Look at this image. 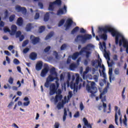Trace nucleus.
Returning a JSON list of instances; mask_svg holds the SVG:
<instances>
[{
    "label": "nucleus",
    "instance_id": "1",
    "mask_svg": "<svg viewBox=\"0 0 128 128\" xmlns=\"http://www.w3.org/2000/svg\"><path fill=\"white\" fill-rule=\"evenodd\" d=\"M88 48H92V44H88L86 46L83 47L80 50V54H82L83 52L86 53V59H85L84 61V64L85 66H88V62H90V57L92 56V52L88 51L90 50Z\"/></svg>",
    "mask_w": 128,
    "mask_h": 128
},
{
    "label": "nucleus",
    "instance_id": "2",
    "mask_svg": "<svg viewBox=\"0 0 128 128\" xmlns=\"http://www.w3.org/2000/svg\"><path fill=\"white\" fill-rule=\"evenodd\" d=\"M86 89L88 92H90L91 98L96 96L95 94L98 92V88L96 87V82H91L90 86L88 84L86 86Z\"/></svg>",
    "mask_w": 128,
    "mask_h": 128
},
{
    "label": "nucleus",
    "instance_id": "3",
    "mask_svg": "<svg viewBox=\"0 0 128 128\" xmlns=\"http://www.w3.org/2000/svg\"><path fill=\"white\" fill-rule=\"evenodd\" d=\"M92 38V36L89 34H85L84 35L79 34L75 38V42H81L82 44H86V40H91Z\"/></svg>",
    "mask_w": 128,
    "mask_h": 128
},
{
    "label": "nucleus",
    "instance_id": "4",
    "mask_svg": "<svg viewBox=\"0 0 128 128\" xmlns=\"http://www.w3.org/2000/svg\"><path fill=\"white\" fill-rule=\"evenodd\" d=\"M108 86H106L100 96V98L101 100V102H103L102 106L104 108H106V104L104 102L106 101V94L108 92Z\"/></svg>",
    "mask_w": 128,
    "mask_h": 128
},
{
    "label": "nucleus",
    "instance_id": "5",
    "mask_svg": "<svg viewBox=\"0 0 128 128\" xmlns=\"http://www.w3.org/2000/svg\"><path fill=\"white\" fill-rule=\"evenodd\" d=\"M56 84L54 83H52L50 86V96H54L56 92V90H58V88H60V83H58V80H56Z\"/></svg>",
    "mask_w": 128,
    "mask_h": 128
},
{
    "label": "nucleus",
    "instance_id": "6",
    "mask_svg": "<svg viewBox=\"0 0 128 128\" xmlns=\"http://www.w3.org/2000/svg\"><path fill=\"white\" fill-rule=\"evenodd\" d=\"M115 124H116V126H118V114L120 116V124H122V114L120 113V109L118 110V106H115Z\"/></svg>",
    "mask_w": 128,
    "mask_h": 128
},
{
    "label": "nucleus",
    "instance_id": "7",
    "mask_svg": "<svg viewBox=\"0 0 128 128\" xmlns=\"http://www.w3.org/2000/svg\"><path fill=\"white\" fill-rule=\"evenodd\" d=\"M76 82L74 84L72 82H71L70 86L72 88H74V90H76V92H78V82H80V74H76Z\"/></svg>",
    "mask_w": 128,
    "mask_h": 128
},
{
    "label": "nucleus",
    "instance_id": "8",
    "mask_svg": "<svg viewBox=\"0 0 128 128\" xmlns=\"http://www.w3.org/2000/svg\"><path fill=\"white\" fill-rule=\"evenodd\" d=\"M55 94H56L54 98L55 102H58V100H62V90H60V89H58V90H56Z\"/></svg>",
    "mask_w": 128,
    "mask_h": 128
},
{
    "label": "nucleus",
    "instance_id": "9",
    "mask_svg": "<svg viewBox=\"0 0 128 128\" xmlns=\"http://www.w3.org/2000/svg\"><path fill=\"white\" fill-rule=\"evenodd\" d=\"M49 70L50 67H48V65L47 64H44V68L42 70L41 72L40 76H42V78H44V76H46V74L48 72Z\"/></svg>",
    "mask_w": 128,
    "mask_h": 128
},
{
    "label": "nucleus",
    "instance_id": "10",
    "mask_svg": "<svg viewBox=\"0 0 128 128\" xmlns=\"http://www.w3.org/2000/svg\"><path fill=\"white\" fill-rule=\"evenodd\" d=\"M72 24H74V21H72V20L70 18L68 19L66 21V24L64 25V26L66 28L65 30H70V26H72Z\"/></svg>",
    "mask_w": 128,
    "mask_h": 128
},
{
    "label": "nucleus",
    "instance_id": "11",
    "mask_svg": "<svg viewBox=\"0 0 128 128\" xmlns=\"http://www.w3.org/2000/svg\"><path fill=\"white\" fill-rule=\"evenodd\" d=\"M30 40L32 44L36 45L40 42V39L38 37H36L34 36L31 35L30 36Z\"/></svg>",
    "mask_w": 128,
    "mask_h": 128
},
{
    "label": "nucleus",
    "instance_id": "12",
    "mask_svg": "<svg viewBox=\"0 0 128 128\" xmlns=\"http://www.w3.org/2000/svg\"><path fill=\"white\" fill-rule=\"evenodd\" d=\"M66 6H64L63 8L60 9L57 12V14L58 16H60V14H66Z\"/></svg>",
    "mask_w": 128,
    "mask_h": 128
},
{
    "label": "nucleus",
    "instance_id": "13",
    "mask_svg": "<svg viewBox=\"0 0 128 128\" xmlns=\"http://www.w3.org/2000/svg\"><path fill=\"white\" fill-rule=\"evenodd\" d=\"M16 10H18V12H22V14H26V8L24 7H22L20 6L17 5L16 6Z\"/></svg>",
    "mask_w": 128,
    "mask_h": 128
},
{
    "label": "nucleus",
    "instance_id": "14",
    "mask_svg": "<svg viewBox=\"0 0 128 128\" xmlns=\"http://www.w3.org/2000/svg\"><path fill=\"white\" fill-rule=\"evenodd\" d=\"M54 80H58V76H55V77H53L52 75L50 74L46 78V80L49 82H54Z\"/></svg>",
    "mask_w": 128,
    "mask_h": 128
},
{
    "label": "nucleus",
    "instance_id": "15",
    "mask_svg": "<svg viewBox=\"0 0 128 128\" xmlns=\"http://www.w3.org/2000/svg\"><path fill=\"white\" fill-rule=\"evenodd\" d=\"M18 30V27L16 26L13 24L11 26V32H10V36H14L16 32V30Z\"/></svg>",
    "mask_w": 128,
    "mask_h": 128
},
{
    "label": "nucleus",
    "instance_id": "16",
    "mask_svg": "<svg viewBox=\"0 0 128 128\" xmlns=\"http://www.w3.org/2000/svg\"><path fill=\"white\" fill-rule=\"evenodd\" d=\"M42 68V61H38L37 62L36 66V70H40Z\"/></svg>",
    "mask_w": 128,
    "mask_h": 128
},
{
    "label": "nucleus",
    "instance_id": "17",
    "mask_svg": "<svg viewBox=\"0 0 128 128\" xmlns=\"http://www.w3.org/2000/svg\"><path fill=\"white\" fill-rule=\"evenodd\" d=\"M50 14H54V12H47L44 16V22L48 21V20H50Z\"/></svg>",
    "mask_w": 128,
    "mask_h": 128
},
{
    "label": "nucleus",
    "instance_id": "18",
    "mask_svg": "<svg viewBox=\"0 0 128 128\" xmlns=\"http://www.w3.org/2000/svg\"><path fill=\"white\" fill-rule=\"evenodd\" d=\"M82 54H80V52H76L73 54L71 56V58L73 60H76L78 58V56H82Z\"/></svg>",
    "mask_w": 128,
    "mask_h": 128
},
{
    "label": "nucleus",
    "instance_id": "19",
    "mask_svg": "<svg viewBox=\"0 0 128 128\" xmlns=\"http://www.w3.org/2000/svg\"><path fill=\"white\" fill-rule=\"evenodd\" d=\"M37 56L38 55L36 52H32L30 55V60H36Z\"/></svg>",
    "mask_w": 128,
    "mask_h": 128
},
{
    "label": "nucleus",
    "instance_id": "20",
    "mask_svg": "<svg viewBox=\"0 0 128 128\" xmlns=\"http://www.w3.org/2000/svg\"><path fill=\"white\" fill-rule=\"evenodd\" d=\"M50 74L52 76H58V72L56 71V68L54 67L50 69Z\"/></svg>",
    "mask_w": 128,
    "mask_h": 128
},
{
    "label": "nucleus",
    "instance_id": "21",
    "mask_svg": "<svg viewBox=\"0 0 128 128\" xmlns=\"http://www.w3.org/2000/svg\"><path fill=\"white\" fill-rule=\"evenodd\" d=\"M54 2H49V6H48V10H51L52 12L54 11Z\"/></svg>",
    "mask_w": 128,
    "mask_h": 128
},
{
    "label": "nucleus",
    "instance_id": "22",
    "mask_svg": "<svg viewBox=\"0 0 128 128\" xmlns=\"http://www.w3.org/2000/svg\"><path fill=\"white\" fill-rule=\"evenodd\" d=\"M16 24L19 26H22L24 24V20H22V18L20 17L18 18Z\"/></svg>",
    "mask_w": 128,
    "mask_h": 128
},
{
    "label": "nucleus",
    "instance_id": "23",
    "mask_svg": "<svg viewBox=\"0 0 128 128\" xmlns=\"http://www.w3.org/2000/svg\"><path fill=\"white\" fill-rule=\"evenodd\" d=\"M32 23H28L26 24V32H30V30H32Z\"/></svg>",
    "mask_w": 128,
    "mask_h": 128
},
{
    "label": "nucleus",
    "instance_id": "24",
    "mask_svg": "<svg viewBox=\"0 0 128 128\" xmlns=\"http://www.w3.org/2000/svg\"><path fill=\"white\" fill-rule=\"evenodd\" d=\"M50 82H49V81H48V80H46V82L44 83V86L46 88H50Z\"/></svg>",
    "mask_w": 128,
    "mask_h": 128
},
{
    "label": "nucleus",
    "instance_id": "25",
    "mask_svg": "<svg viewBox=\"0 0 128 128\" xmlns=\"http://www.w3.org/2000/svg\"><path fill=\"white\" fill-rule=\"evenodd\" d=\"M80 30V27L78 26H76L75 27L71 32L72 34H74L76 32H78Z\"/></svg>",
    "mask_w": 128,
    "mask_h": 128
},
{
    "label": "nucleus",
    "instance_id": "26",
    "mask_svg": "<svg viewBox=\"0 0 128 128\" xmlns=\"http://www.w3.org/2000/svg\"><path fill=\"white\" fill-rule=\"evenodd\" d=\"M109 79L110 82H112V68H110L108 71Z\"/></svg>",
    "mask_w": 128,
    "mask_h": 128
},
{
    "label": "nucleus",
    "instance_id": "27",
    "mask_svg": "<svg viewBox=\"0 0 128 128\" xmlns=\"http://www.w3.org/2000/svg\"><path fill=\"white\" fill-rule=\"evenodd\" d=\"M45 30L46 26H42L39 28L38 32H40V34H42V32H44Z\"/></svg>",
    "mask_w": 128,
    "mask_h": 128
},
{
    "label": "nucleus",
    "instance_id": "28",
    "mask_svg": "<svg viewBox=\"0 0 128 128\" xmlns=\"http://www.w3.org/2000/svg\"><path fill=\"white\" fill-rule=\"evenodd\" d=\"M102 76L104 78H106V72H104V71L106 70V68H104V66H102Z\"/></svg>",
    "mask_w": 128,
    "mask_h": 128
},
{
    "label": "nucleus",
    "instance_id": "29",
    "mask_svg": "<svg viewBox=\"0 0 128 128\" xmlns=\"http://www.w3.org/2000/svg\"><path fill=\"white\" fill-rule=\"evenodd\" d=\"M69 68L70 70H74L76 68V64H74V63H72L70 65Z\"/></svg>",
    "mask_w": 128,
    "mask_h": 128
},
{
    "label": "nucleus",
    "instance_id": "30",
    "mask_svg": "<svg viewBox=\"0 0 128 128\" xmlns=\"http://www.w3.org/2000/svg\"><path fill=\"white\" fill-rule=\"evenodd\" d=\"M54 36V32H50V34H48L46 37L45 40H49V38H50Z\"/></svg>",
    "mask_w": 128,
    "mask_h": 128
},
{
    "label": "nucleus",
    "instance_id": "31",
    "mask_svg": "<svg viewBox=\"0 0 128 128\" xmlns=\"http://www.w3.org/2000/svg\"><path fill=\"white\" fill-rule=\"evenodd\" d=\"M15 18H16V15L12 14L9 17V20L10 22H12L14 20Z\"/></svg>",
    "mask_w": 128,
    "mask_h": 128
},
{
    "label": "nucleus",
    "instance_id": "32",
    "mask_svg": "<svg viewBox=\"0 0 128 128\" xmlns=\"http://www.w3.org/2000/svg\"><path fill=\"white\" fill-rule=\"evenodd\" d=\"M62 103L59 102L57 104V108H58V110H60L62 108H64V100L62 101Z\"/></svg>",
    "mask_w": 128,
    "mask_h": 128
},
{
    "label": "nucleus",
    "instance_id": "33",
    "mask_svg": "<svg viewBox=\"0 0 128 128\" xmlns=\"http://www.w3.org/2000/svg\"><path fill=\"white\" fill-rule=\"evenodd\" d=\"M123 123L126 126H128V119L126 118V116H124V119L123 120Z\"/></svg>",
    "mask_w": 128,
    "mask_h": 128
},
{
    "label": "nucleus",
    "instance_id": "34",
    "mask_svg": "<svg viewBox=\"0 0 128 128\" xmlns=\"http://www.w3.org/2000/svg\"><path fill=\"white\" fill-rule=\"evenodd\" d=\"M54 2V4H56L57 6H62V0H56Z\"/></svg>",
    "mask_w": 128,
    "mask_h": 128
},
{
    "label": "nucleus",
    "instance_id": "35",
    "mask_svg": "<svg viewBox=\"0 0 128 128\" xmlns=\"http://www.w3.org/2000/svg\"><path fill=\"white\" fill-rule=\"evenodd\" d=\"M4 18L5 20H6V18H8V10H6L4 12Z\"/></svg>",
    "mask_w": 128,
    "mask_h": 128
},
{
    "label": "nucleus",
    "instance_id": "36",
    "mask_svg": "<svg viewBox=\"0 0 128 128\" xmlns=\"http://www.w3.org/2000/svg\"><path fill=\"white\" fill-rule=\"evenodd\" d=\"M4 31L5 32H10H10H11V30H10V28H8L6 26L4 27Z\"/></svg>",
    "mask_w": 128,
    "mask_h": 128
},
{
    "label": "nucleus",
    "instance_id": "37",
    "mask_svg": "<svg viewBox=\"0 0 128 128\" xmlns=\"http://www.w3.org/2000/svg\"><path fill=\"white\" fill-rule=\"evenodd\" d=\"M64 24V19L61 20L58 24V26H62Z\"/></svg>",
    "mask_w": 128,
    "mask_h": 128
},
{
    "label": "nucleus",
    "instance_id": "38",
    "mask_svg": "<svg viewBox=\"0 0 128 128\" xmlns=\"http://www.w3.org/2000/svg\"><path fill=\"white\" fill-rule=\"evenodd\" d=\"M92 62V66H96V64L98 63V60H92L91 61Z\"/></svg>",
    "mask_w": 128,
    "mask_h": 128
},
{
    "label": "nucleus",
    "instance_id": "39",
    "mask_svg": "<svg viewBox=\"0 0 128 128\" xmlns=\"http://www.w3.org/2000/svg\"><path fill=\"white\" fill-rule=\"evenodd\" d=\"M16 38H20L22 36V32L20 31H18L16 33Z\"/></svg>",
    "mask_w": 128,
    "mask_h": 128
},
{
    "label": "nucleus",
    "instance_id": "40",
    "mask_svg": "<svg viewBox=\"0 0 128 128\" xmlns=\"http://www.w3.org/2000/svg\"><path fill=\"white\" fill-rule=\"evenodd\" d=\"M115 74L118 76L120 74V69L118 68H116L114 71Z\"/></svg>",
    "mask_w": 128,
    "mask_h": 128
},
{
    "label": "nucleus",
    "instance_id": "41",
    "mask_svg": "<svg viewBox=\"0 0 128 128\" xmlns=\"http://www.w3.org/2000/svg\"><path fill=\"white\" fill-rule=\"evenodd\" d=\"M104 58H107V60H110V55H108V52H106L104 54Z\"/></svg>",
    "mask_w": 128,
    "mask_h": 128
},
{
    "label": "nucleus",
    "instance_id": "42",
    "mask_svg": "<svg viewBox=\"0 0 128 128\" xmlns=\"http://www.w3.org/2000/svg\"><path fill=\"white\" fill-rule=\"evenodd\" d=\"M72 92L70 91L68 92V100H70V98H72Z\"/></svg>",
    "mask_w": 128,
    "mask_h": 128
},
{
    "label": "nucleus",
    "instance_id": "43",
    "mask_svg": "<svg viewBox=\"0 0 128 128\" xmlns=\"http://www.w3.org/2000/svg\"><path fill=\"white\" fill-rule=\"evenodd\" d=\"M93 78L94 80L96 82H98V75H94L93 76Z\"/></svg>",
    "mask_w": 128,
    "mask_h": 128
},
{
    "label": "nucleus",
    "instance_id": "44",
    "mask_svg": "<svg viewBox=\"0 0 128 128\" xmlns=\"http://www.w3.org/2000/svg\"><path fill=\"white\" fill-rule=\"evenodd\" d=\"M14 63L16 65L20 64V60L16 58H14Z\"/></svg>",
    "mask_w": 128,
    "mask_h": 128
},
{
    "label": "nucleus",
    "instance_id": "45",
    "mask_svg": "<svg viewBox=\"0 0 128 128\" xmlns=\"http://www.w3.org/2000/svg\"><path fill=\"white\" fill-rule=\"evenodd\" d=\"M8 82L10 84H14V78L10 77L8 79Z\"/></svg>",
    "mask_w": 128,
    "mask_h": 128
},
{
    "label": "nucleus",
    "instance_id": "46",
    "mask_svg": "<svg viewBox=\"0 0 128 128\" xmlns=\"http://www.w3.org/2000/svg\"><path fill=\"white\" fill-rule=\"evenodd\" d=\"M60 124L58 122H56L54 124V128H60Z\"/></svg>",
    "mask_w": 128,
    "mask_h": 128
},
{
    "label": "nucleus",
    "instance_id": "47",
    "mask_svg": "<svg viewBox=\"0 0 128 128\" xmlns=\"http://www.w3.org/2000/svg\"><path fill=\"white\" fill-rule=\"evenodd\" d=\"M28 44V40H26L23 42L22 44V46H26Z\"/></svg>",
    "mask_w": 128,
    "mask_h": 128
},
{
    "label": "nucleus",
    "instance_id": "48",
    "mask_svg": "<svg viewBox=\"0 0 128 128\" xmlns=\"http://www.w3.org/2000/svg\"><path fill=\"white\" fill-rule=\"evenodd\" d=\"M83 122L85 126H87V124H88V120H86V118H83Z\"/></svg>",
    "mask_w": 128,
    "mask_h": 128
},
{
    "label": "nucleus",
    "instance_id": "49",
    "mask_svg": "<svg viewBox=\"0 0 128 128\" xmlns=\"http://www.w3.org/2000/svg\"><path fill=\"white\" fill-rule=\"evenodd\" d=\"M50 46H48L44 48V52H48L50 51Z\"/></svg>",
    "mask_w": 128,
    "mask_h": 128
},
{
    "label": "nucleus",
    "instance_id": "50",
    "mask_svg": "<svg viewBox=\"0 0 128 128\" xmlns=\"http://www.w3.org/2000/svg\"><path fill=\"white\" fill-rule=\"evenodd\" d=\"M126 91V88H124V89H123V90L122 92V98L124 99L126 98V96H124V92Z\"/></svg>",
    "mask_w": 128,
    "mask_h": 128
},
{
    "label": "nucleus",
    "instance_id": "51",
    "mask_svg": "<svg viewBox=\"0 0 128 128\" xmlns=\"http://www.w3.org/2000/svg\"><path fill=\"white\" fill-rule=\"evenodd\" d=\"M71 58H72L71 56H68L66 60V64H70V62H72V60H70Z\"/></svg>",
    "mask_w": 128,
    "mask_h": 128
},
{
    "label": "nucleus",
    "instance_id": "52",
    "mask_svg": "<svg viewBox=\"0 0 128 128\" xmlns=\"http://www.w3.org/2000/svg\"><path fill=\"white\" fill-rule=\"evenodd\" d=\"M107 63H108V66L109 68H112V66L114 64V62H110L108 61H107Z\"/></svg>",
    "mask_w": 128,
    "mask_h": 128
},
{
    "label": "nucleus",
    "instance_id": "53",
    "mask_svg": "<svg viewBox=\"0 0 128 128\" xmlns=\"http://www.w3.org/2000/svg\"><path fill=\"white\" fill-rule=\"evenodd\" d=\"M66 48V44H63L61 47H60V50H64Z\"/></svg>",
    "mask_w": 128,
    "mask_h": 128
},
{
    "label": "nucleus",
    "instance_id": "54",
    "mask_svg": "<svg viewBox=\"0 0 128 128\" xmlns=\"http://www.w3.org/2000/svg\"><path fill=\"white\" fill-rule=\"evenodd\" d=\"M54 54L56 58H58V54L56 51H54Z\"/></svg>",
    "mask_w": 128,
    "mask_h": 128
},
{
    "label": "nucleus",
    "instance_id": "55",
    "mask_svg": "<svg viewBox=\"0 0 128 128\" xmlns=\"http://www.w3.org/2000/svg\"><path fill=\"white\" fill-rule=\"evenodd\" d=\"M40 18V13L36 12L34 16L35 20H38V18Z\"/></svg>",
    "mask_w": 128,
    "mask_h": 128
},
{
    "label": "nucleus",
    "instance_id": "56",
    "mask_svg": "<svg viewBox=\"0 0 128 128\" xmlns=\"http://www.w3.org/2000/svg\"><path fill=\"white\" fill-rule=\"evenodd\" d=\"M80 34H86V30L84 28H80Z\"/></svg>",
    "mask_w": 128,
    "mask_h": 128
},
{
    "label": "nucleus",
    "instance_id": "57",
    "mask_svg": "<svg viewBox=\"0 0 128 128\" xmlns=\"http://www.w3.org/2000/svg\"><path fill=\"white\" fill-rule=\"evenodd\" d=\"M28 50H30V48H26L23 50V52L24 54H27L28 52Z\"/></svg>",
    "mask_w": 128,
    "mask_h": 128
},
{
    "label": "nucleus",
    "instance_id": "58",
    "mask_svg": "<svg viewBox=\"0 0 128 128\" xmlns=\"http://www.w3.org/2000/svg\"><path fill=\"white\" fill-rule=\"evenodd\" d=\"M4 53L5 54H6V56H11L10 52L8 50H4Z\"/></svg>",
    "mask_w": 128,
    "mask_h": 128
},
{
    "label": "nucleus",
    "instance_id": "59",
    "mask_svg": "<svg viewBox=\"0 0 128 128\" xmlns=\"http://www.w3.org/2000/svg\"><path fill=\"white\" fill-rule=\"evenodd\" d=\"M30 104V101H28L27 102H24V106H28V104Z\"/></svg>",
    "mask_w": 128,
    "mask_h": 128
},
{
    "label": "nucleus",
    "instance_id": "60",
    "mask_svg": "<svg viewBox=\"0 0 128 128\" xmlns=\"http://www.w3.org/2000/svg\"><path fill=\"white\" fill-rule=\"evenodd\" d=\"M24 40V36L22 35L20 36V42H22Z\"/></svg>",
    "mask_w": 128,
    "mask_h": 128
},
{
    "label": "nucleus",
    "instance_id": "61",
    "mask_svg": "<svg viewBox=\"0 0 128 128\" xmlns=\"http://www.w3.org/2000/svg\"><path fill=\"white\" fill-rule=\"evenodd\" d=\"M80 116V112H77L74 114V118H78Z\"/></svg>",
    "mask_w": 128,
    "mask_h": 128
},
{
    "label": "nucleus",
    "instance_id": "62",
    "mask_svg": "<svg viewBox=\"0 0 128 128\" xmlns=\"http://www.w3.org/2000/svg\"><path fill=\"white\" fill-rule=\"evenodd\" d=\"M6 60L8 62V64H10V59L8 56H6Z\"/></svg>",
    "mask_w": 128,
    "mask_h": 128
},
{
    "label": "nucleus",
    "instance_id": "63",
    "mask_svg": "<svg viewBox=\"0 0 128 128\" xmlns=\"http://www.w3.org/2000/svg\"><path fill=\"white\" fill-rule=\"evenodd\" d=\"M38 5L40 8H44V4H42V3L39 2L38 3Z\"/></svg>",
    "mask_w": 128,
    "mask_h": 128
},
{
    "label": "nucleus",
    "instance_id": "64",
    "mask_svg": "<svg viewBox=\"0 0 128 128\" xmlns=\"http://www.w3.org/2000/svg\"><path fill=\"white\" fill-rule=\"evenodd\" d=\"M64 80V74H61L60 75V80Z\"/></svg>",
    "mask_w": 128,
    "mask_h": 128
}]
</instances>
